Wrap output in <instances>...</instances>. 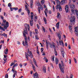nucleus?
Wrapping results in <instances>:
<instances>
[{
	"mask_svg": "<svg viewBox=\"0 0 78 78\" xmlns=\"http://www.w3.org/2000/svg\"><path fill=\"white\" fill-rule=\"evenodd\" d=\"M72 39L73 41V43L74 44V38H73V37H72Z\"/></svg>",
	"mask_w": 78,
	"mask_h": 78,
	"instance_id": "53",
	"label": "nucleus"
},
{
	"mask_svg": "<svg viewBox=\"0 0 78 78\" xmlns=\"http://www.w3.org/2000/svg\"><path fill=\"white\" fill-rule=\"evenodd\" d=\"M42 6H41V7H40L39 6L38 7V10L39 14L41 13V9L43 8Z\"/></svg>",
	"mask_w": 78,
	"mask_h": 78,
	"instance_id": "22",
	"label": "nucleus"
},
{
	"mask_svg": "<svg viewBox=\"0 0 78 78\" xmlns=\"http://www.w3.org/2000/svg\"><path fill=\"white\" fill-rule=\"evenodd\" d=\"M33 61L35 65L37 67H38V66H37V65L36 64V60H35V59H34V58H33Z\"/></svg>",
	"mask_w": 78,
	"mask_h": 78,
	"instance_id": "20",
	"label": "nucleus"
},
{
	"mask_svg": "<svg viewBox=\"0 0 78 78\" xmlns=\"http://www.w3.org/2000/svg\"><path fill=\"white\" fill-rule=\"evenodd\" d=\"M42 30H43V31H44V32L45 33V28L44 27H42Z\"/></svg>",
	"mask_w": 78,
	"mask_h": 78,
	"instance_id": "39",
	"label": "nucleus"
},
{
	"mask_svg": "<svg viewBox=\"0 0 78 78\" xmlns=\"http://www.w3.org/2000/svg\"><path fill=\"white\" fill-rule=\"evenodd\" d=\"M18 12H22V9H19Z\"/></svg>",
	"mask_w": 78,
	"mask_h": 78,
	"instance_id": "46",
	"label": "nucleus"
},
{
	"mask_svg": "<svg viewBox=\"0 0 78 78\" xmlns=\"http://www.w3.org/2000/svg\"><path fill=\"white\" fill-rule=\"evenodd\" d=\"M75 33L76 36H78V29H77V27H76L75 28V30L74 31Z\"/></svg>",
	"mask_w": 78,
	"mask_h": 78,
	"instance_id": "11",
	"label": "nucleus"
},
{
	"mask_svg": "<svg viewBox=\"0 0 78 78\" xmlns=\"http://www.w3.org/2000/svg\"><path fill=\"white\" fill-rule=\"evenodd\" d=\"M75 16H71L70 18V24L71 25H73L75 23Z\"/></svg>",
	"mask_w": 78,
	"mask_h": 78,
	"instance_id": "3",
	"label": "nucleus"
},
{
	"mask_svg": "<svg viewBox=\"0 0 78 78\" xmlns=\"http://www.w3.org/2000/svg\"><path fill=\"white\" fill-rule=\"evenodd\" d=\"M0 17L1 18V19L2 20H3V16L1 15L0 16Z\"/></svg>",
	"mask_w": 78,
	"mask_h": 78,
	"instance_id": "54",
	"label": "nucleus"
},
{
	"mask_svg": "<svg viewBox=\"0 0 78 78\" xmlns=\"http://www.w3.org/2000/svg\"><path fill=\"white\" fill-rule=\"evenodd\" d=\"M49 14H51V10H49Z\"/></svg>",
	"mask_w": 78,
	"mask_h": 78,
	"instance_id": "63",
	"label": "nucleus"
},
{
	"mask_svg": "<svg viewBox=\"0 0 78 78\" xmlns=\"http://www.w3.org/2000/svg\"><path fill=\"white\" fill-rule=\"evenodd\" d=\"M35 39L37 40H38L39 39V38H38V37L37 35H35Z\"/></svg>",
	"mask_w": 78,
	"mask_h": 78,
	"instance_id": "40",
	"label": "nucleus"
},
{
	"mask_svg": "<svg viewBox=\"0 0 78 78\" xmlns=\"http://www.w3.org/2000/svg\"><path fill=\"white\" fill-rule=\"evenodd\" d=\"M74 61L75 62V63H76H76H77V61H76V59H75V58H74Z\"/></svg>",
	"mask_w": 78,
	"mask_h": 78,
	"instance_id": "48",
	"label": "nucleus"
},
{
	"mask_svg": "<svg viewBox=\"0 0 78 78\" xmlns=\"http://www.w3.org/2000/svg\"><path fill=\"white\" fill-rule=\"evenodd\" d=\"M35 33H36L37 34H38V31H37V29H35Z\"/></svg>",
	"mask_w": 78,
	"mask_h": 78,
	"instance_id": "34",
	"label": "nucleus"
},
{
	"mask_svg": "<svg viewBox=\"0 0 78 78\" xmlns=\"http://www.w3.org/2000/svg\"><path fill=\"white\" fill-rule=\"evenodd\" d=\"M65 10L66 13H67L68 11H69V6H68L67 5H66L65 6Z\"/></svg>",
	"mask_w": 78,
	"mask_h": 78,
	"instance_id": "13",
	"label": "nucleus"
},
{
	"mask_svg": "<svg viewBox=\"0 0 78 78\" xmlns=\"http://www.w3.org/2000/svg\"><path fill=\"white\" fill-rule=\"evenodd\" d=\"M4 58H6V57H7V55H4Z\"/></svg>",
	"mask_w": 78,
	"mask_h": 78,
	"instance_id": "64",
	"label": "nucleus"
},
{
	"mask_svg": "<svg viewBox=\"0 0 78 78\" xmlns=\"http://www.w3.org/2000/svg\"><path fill=\"white\" fill-rule=\"evenodd\" d=\"M65 2H67V0H62L60 2L61 5H64V4L65 3Z\"/></svg>",
	"mask_w": 78,
	"mask_h": 78,
	"instance_id": "15",
	"label": "nucleus"
},
{
	"mask_svg": "<svg viewBox=\"0 0 78 78\" xmlns=\"http://www.w3.org/2000/svg\"><path fill=\"white\" fill-rule=\"evenodd\" d=\"M37 28L38 29H39V28H40V26H39V24H37Z\"/></svg>",
	"mask_w": 78,
	"mask_h": 78,
	"instance_id": "47",
	"label": "nucleus"
},
{
	"mask_svg": "<svg viewBox=\"0 0 78 78\" xmlns=\"http://www.w3.org/2000/svg\"><path fill=\"white\" fill-rule=\"evenodd\" d=\"M55 55H56V56H57V55H58V54L57 53V52L55 50Z\"/></svg>",
	"mask_w": 78,
	"mask_h": 78,
	"instance_id": "45",
	"label": "nucleus"
},
{
	"mask_svg": "<svg viewBox=\"0 0 78 78\" xmlns=\"http://www.w3.org/2000/svg\"><path fill=\"white\" fill-rule=\"evenodd\" d=\"M45 55V52H43V54H42V55L43 56Z\"/></svg>",
	"mask_w": 78,
	"mask_h": 78,
	"instance_id": "61",
	"label": "nucleus"
},
{
	"mask_svg": "<svg viewBox=\"0 0 78 78\" xmlns=\"http://www.w3.org/2000/svg\"><path fill=\"white\" fill-rule=\"evenodd\" d=\"M25 9L26 10V11H27V10L29 9L28 8V6H27V5H25Z\"/></svg>",
	"mask_w": 78,
	"mask_h": 78,
	"instance_id": "32",
	"label": "nucleus"
},
{
	"mask_svg": "<svg viewBox=\"0 0 78 78\" xmlns=\"http://www.w3.org/2000/svg\"><path fill=\"white\" fill-rule=\"evenodd\" d=\"M69 7L71 9L72 12H74V10H73V9L75 8V6L74 5H72L71 3L69 2Z\"/></svg>",
	"mask_w": 78,
	"mask_h": 78,
	"instance_id": "6",
	"label": "nucleus"
},
{
	"mask_svg": "<svg viewBox=\"0 0 78 78\" xmlns=\"http://www.w3.org/2000/svg\"><path fill=\"white\" fill-rule=\"evenodd\" d=\"M58 62H59V60H58V58H55V62L56 64H58Z\"/></svg>",
	"mask_w": 78,
	"mask_h": 78,
	"instance_id": "26",
	"label": "nucleus"
},
{
	"mask_svg": "<svg viewBox=\"0 0 78 78\" xmlns=\"http://www.w3.org/2000/svg\"><path fill=\"white\" fill-rule=\"evenodd\" d=\"M8 6H9V7H11V3L8 4Z\"/></svg>",
	"mask_w": 78,
	"mask_h": 78,
	"instance_id": "50",
	"label": "nucleus"
},
{
	"mask_svg": "<svg viewBox=\"0 0 78 78\" xmlns=\"http://www.w3.org/2000/svg\"><path fill=\"white\" fill-rule=\"evenodd\" d=\"M68 47H69V49H71V46H70V45H69Z\"/></svg>",
	"mask_w": 78,
	"mask_h": 78,
	"instance_id": "56",
	"label": "nucleus"
},
{
	"mask_svg": "<svg viewBox=\"0 0 78 78\" xmlns=\"http://www.w3.org/2000/svg\"><path fill=\"white\" fill-rule=\"evenodd\" d=\"M33 16H34L33 13V12H31V13L30 16L31 20H30V25L31 26H33V20H34Z\"/></svg>",
	"mask_w": 78,
	"mask_h": 78,
	"instance_id": "4",
	"label": "nucleus"
},
{
	"mask_svg": "<svg viewBox=\"0 0 78 78\" xmlns=\"http://www.w3.org/2000/svg\"><path fill=\"white\" fill-rule=\"evenodd\" d=\"M59 68L60 69L61 72L62 73H64V67L62 66L61 63H59Z\"/></svg>",
	"mask_w": 78,
	"mask_h": 78,
	"instance_id": "7",
	"label": "nucleus"
},
{
	"mask_svg": "<svg viewBox=\"0 0 78 78\" xmlns=\"http://www.w3.org/2000/svg\"><path fill=\"white\" fill-rule=\"evenodd\" d=\"M34 78H39V74L36 72L35 73H34L33 75Z\"/></svg>",
	"mask_w": 78,
	"mask_h": 78,
	"instance_id": "8",
	"label": "nucleus"
},
{
	"mask_svg": "<svg viewBox=\"0 0 78 78\" xmlns=\"http://www.w3.org/2000/svg\"><path fill=\"white\" fill-rule=\"evenodd\" d=\"M25 55L26 59L27 61H28V56L29 57H30L31 58H33V56L32 54L31 51H30L29 48L27 49V52H25Z\"/></svg>",
	"mask_w": 78,
	"mask_h": 78,
	"instance_id": "2",
	"label": "nucleus"
},
{
	"mask_svg": "<svg viewBox=\"0 0 78 78\" xmlns=\"http://www.w3.org/2000/svg\"><path fill=\"white\" fill-rule=\"evenodd\" d=\"M14 10H18V8L17 7H14Z\"/></svg>",
	"mask_w": 78,
	"mask_h": 78,
	"instance_id": "49",
	"label": "nucleus"
},
{
	"mask_svg": "<svg viewBox=\"0 0 78 78\" xmlns=\"http://www.w3.org/2000/svg\"><path fill=\"white\" fill-rule=\"evenodd\" d=\"M49 45H50V47L51 48H53L54 50H56V48H55V44H54V43H52V45L51 44H50Z\"/></svg>",
	"mask_w": 78,
	"mask_h": 78,
	"instance_id": "10",
	"label": "nucleus"
},
{
	"mask_svg": "<svg viewBox=\"0 0 78 78\" xmlns=\"http://www.w3.org/2000/svg\"><path fill=\"white\" fill-rule=\"evenodd\" d=\"M44 20L45 24H47V20H46V18L45 17L44 18Z\"/></svg>",
	"mask_w": 78,
	"mask_h": 78,
	"instance_id": "29",
	"label": "nucleus"
},
{
	"mask_svg": "<svg viewBox=\"0 0 78 78\" xmlns=\"http://www.w3.org/2000/svg\"><path fill=\"white\" fill-rule=\"evenodd\" d=\"M55 7L53 6V11H55Z\"/></svg>",
	"mask_w": 78,
	"mask_h": 78,
	"instance_id": "58",
	"label": "nucleus"
},
{
	"mask_svg": "<svg viewBox=\"0 0 78 78\" xmlns=\"http://www.w3.org/2000/svg\"><path fill=\"white\" fill-rule=\"evenodd\" d=\"M2 21L3 22L2 23H3L4 24H6V20H3Z\"/></svg>",
	"mask_w": 78,
	"mask_h": 78,
	"instance_id": "37",
	"label": "nucleus"
},
{
	"mask_svg": "<svg viewBox=\"0 0 78 78\" xmlns=\"http://www.w3.org/2000/svg\"><path fill=\"white\" fill-rule=\"evenodd\" d=\"M1 30H2L4 31H5V28L2 27H1Z\"/></svg>",
	"mask_w": 78,
	"mask_h": 78,
	"instance_id": "52",
	"label": "nucleus"
},
{
	"mask_svg": "<svg viewBox=\"0 0 78 78\" xmlns=\"http://www.w3.org/2000/svg\"><path fill=\"white\" fill-rule=\"evenodd\" d=\"M35 4L36 5H37V6H42V5H41V4H40V3H38V2H36L35 3Z\"/></svg>",
	"mask_w": 78,
	"mask_h": 78,
	"instance_id": "27",
	"label": "nucleus"
},
{
	"mask_svg": "<svg viewBox=\"0 0 78 78\" xmlns=\"http://www.w3.org/2000/svg\"><path fill=\"white\" fill-rule=\"evenodd\" d=\"M57 35L59 40H61V36L60 34L59 33H58Z\"/></svg>",
	"mask_w": 78,
	"mask_h": 78,
	"instance_id": "19",
	"label": "nucleus"
},
{
	"mask_svg": "<svg viewBox=\"0 0 78 78\" xmlns=\"http://www.w3.org/2000/svg\"><path fill=\"white\" fill-rule=\"evenodd\" d=\"M59 16H60V13H59V12H58L57 13V18H59Z\"/></svg>",
	"mask_w": 78,
	"mask_h": 78,
	"instance_id": "31",
	"label": "nucleus"
},
{
	"mask_svg": "<svg viewBox=\"0 0 78 78\" xmlns=\"http://www.w3.org/2000/svg\"><path fill=\"white\" fill-rule=\"evenodd\" d=\"M69 63L70 64H71V59H69Z\"/></svg>",
	"mask_w": 78,
	"mask_h": 78,
	"instance_id": "59",
	"label": "nucleus"
},
{
	"mask_svg": "<svg viewBox=\"0 0 78 78\" xmlns=\"http://www.w3.org/2000/svg\"><path fill=\"white\" fill-rule=\"evenodd\" d=\"M43 72H44V73H46V66H43Z\"/></svg>",
	"mask_w": 78,
	"mask_h": 78,
	"instance_id": "17",
	"label": "nucleus"
},
{
	"mask_svg": "<svg viewBox=\"0 0 78 78\" xmlns=\"http://www.w3.org/2000/svg\"><path fill=\"white\" fill-rule=\"evenodd\" d=\"M54 58H55V57L54 56L51 57V59L53 61H55V60H54Z\"/></svg>",
	"mask_w": 78,
	"mask_h": 78,
	"instance_id": "36",
	"label": "nucleus"
},
{
	"mask_svg": "<svg viewBox=\"0 0 78 78\" xmlns=\"http://www.w3.org/2000/svg\"><path fill=\"white\" fill-rule=\"evenodd\" d=\"M1 25L2 26H4V28H5V30H7V27H9V23H8V22H6V24H4V23H2Z\"/></svg>",
	"mask_w": 78,
	"mask_h": 78,
	"instance_id": "5",
	"label": "nucleus"
},
{
	"mask_svg": "<svg viewBox=\"0 0 78 78\" xmlns=\"http://www.w3.org/2000/svg\"><path fill=\"white\" fill-rule=\"evenodd\" d=\"M56 8L57 9H59V11H62V8L61 5H57L56 6Z\"/></svg>",
	"mask_w": 78,
	"mask_h": 78,
	"instance_id": "9",
	"label": "nucleus"
},
{
	"mask_svg": "<svg viewBox=\"0 0 78 78\" xmlns=\"http://www.w3.org/2000/svg\"><path fill=\"white\" fill-rule=\"evenodd\" d=\"M71 25H70V26H69V31L72 30V27H72V26Z\"/></svg>",
	"mask_w": 78,
	"mask_h": 78,
	"instance_id": "30",
	"label": "nucleus"
},
{
	"mask_svg": "<svg viewBox=\"0 0 78 78\" xmlns=\"http://www.w3.org/2000/svg\"><path fill=\"white\" fill-rule=\"evenodd\" d=\"M32 68L34 71V72L36 71V68H35V66H34V64H32Z\"/></svg>",
	"mask_w": 78,
	"mask_h": 78,
	"instance_id": "25",
	"label": "nucleus"
},
{
	"mask_svg": "<svg viewBox=\"0 0 78 78\" xmlns=\"http://www.w3.org/2000/svg\"><path fill=\"white\" fill-rule=\"evenodd\" d=\"M15 64V63H13V62H12L11 63V64L10 65V67H12V66H13V65H14V64Z\"/></svg>",
	"mask_w": 78,
	"mask_h": 78,
	"instance_id": "51",
	"label": "nucleus"
},
{
	"mask_svg": "<svg viewBox=\"0 0 78 78\" xmlns=\"http://www.w3.org/2000/svg\"><path fill=\"white\" fill-rule=\"evenodd\" d=\"M61 52L63 58H64V51L63 48H61Z\"/></svg>",
	"mask_w": 78,
	"mask_h": 78,
	"instance_id": "12",
	"label": "nucleus"
},
{
	"mask_svg": "<svg viewBox=\"0 0 78 78\" xmlns=\"http://www.w3.org/2000/svg\"><path fill=\"white\" fill-rule=\"evenodd\" d=\"M24 26L25 28L24 29V30L23 31V37H25V42H24V41H23V46H26V48H28V40L27 39V37L26 36V34H28V31H27L28 24H26L24 25Z\"/></svg>",
	"mask_w": 78,
	"mask_h": 78,
	"instance_id": "1",
	"label": "nucleus"
},
{
	"mask_svg": "<svg viewBox=\"0 0 78 78\" xmlns=\"http://www.w3.org/2000/svg\"><path fill=\"white\" fill-rule=\"evenodd\" d=\"M56 27L58 29H59V22H58L56 24Z\"/></svg>",
	"mask_w": 78,
	"mask_h": 78,
	"instance_id": "21",
	"label": "nucleus"
},
{
	"mask_svg": "<svg viewBox=\"0 0 78 78\" xmlns=\"http://www.w3.org/2000/svg\"><path fill=\"white\" fill-rule=\"evenodd\" d=\"M32 34H33L32 32H31V31H30V37H32Z\"/></svg>",
	"mask_w": 78,
	"mask_h": 78,
	"instance_id": "41",
	"label": "nucleus"
},
{
	"mask_svg": "<svg viewBox=\"0 0 78 78\" xmlns=\"http://www.w3.org/2000/svg\"><path fill=\"white\" fill-rule=\"evenodd\" d=\"M56 2L57 4V6H59V5H60V4H61V3H60V2L58 0H57Z\"/></svg>",
	"mask_w": 78,
	"mask_h": 78,
	"instance_id": "24",
	"label": "nucleus"
},
{
	"mask_svg": "<svg viewBox=\"0 0 78 78\" xmlns=\"http://www.w3.org/2000/svg\"><path fill=\"white\" fill-rule=\"evenodd\" d=\"M41 52H42L44 51V48H42L41 49Z\"/></svg>",
	"mask_w": 78,
	"mask_h": 78,
	"instance_id": "57",
	"label": "nucleus"
},
{
	"mask_svg": "<svg viewBox=\"0 0 78 78\" xmlns=\"http://www.w3.org/2000/svg\"><path fill=\"white\" fill-rule=\"evenodd\" d=\"M61 43H62V46L64 47V43L63 42V41H62V40L61 41H59V44L60 45H62V44H61Z\"/></svg>",
	"mask_w": 78,
	"mask_h": 78,
	"instance_id": "16",
	"label": "nucleus"
},
{
	"mask_svg": "<svg viewBox=\"0 0 78 78\" xmlns=\"http://www.w3.org/2000/svg\"><path fill=\"white\" fill-rule=\"evenodd\" d=\"M8 48H6L5 50L4 51V52L5 55H8Z\"/></svg>",
	"mask_w": 78,
	"mask_h": 78,
	"instance_id": "18",
	"label": "nucleus"
},
{
	"mask_svg": "<svg viewBox=\"0 0 78 78\" xmlns=\"http://www.w3.org/2000/svg\"><path fill=\"white\" fill-rule=\"evenodd\" d=\"M61 64H62V66H63V67H64V63L63 62V61H61Z\"/></svg>",
	"mask_w": 78,
	"mask_h": 78,
	"instance_id": "33",
	"label": "nucleus"
},
{
	"mask_svg": "<svg viewBox=\"0 0 78 78\" xmlns=\"http://www.w3.org/2000/svg\"><path fill=\"white\" fill-rule=\"evenodd\" d=\"M37 53L38 55H39V52L38 50H37Z\"/></svg>",
	"mask_w": 78,
	"mask_h": 78,
	"instance_id": "55",
	"label": "nucleus"
},
{
	"mask_svg": "<svg viewBox=\"0 0 78 78\" xmlns=\"http://www.w3.org/2000/svg\"><path fill=\"white\" fill-rule=\"evenodd\" d=\"M11 71H12H12H13V73H14V72H15V69H14V68H12Z\"/></svg>",
	"mask_w": 78,
	"mask_h": 78,
	"instance_id": "43",
	"label": "nucleus"
},
{
	"mask_svg": "<svg viewBox=\"0 0 78 78\" xmlns=\"http://www.w3.org/2000/svg\"><path fill=\"white\" fill-rule=\"evenodd\" d=\"M27 11L28 12V14H30V9H29L27 10Z\"/></svg>",
	"mask_w": 78,
	"mask_h": 78,
	"instance_id": "35",
	"label": "nucleus"
},
{
	"mask_svg": "<svg viewBox=\"0 0 78 78\" xmlns=\"http://www.w3.org/2000/svg\"><path fill=\"white\" fill-rule=\"evenodd\" d=\"M20 67L21 68H22V64L20 63Z\"/></svg>",
	"mask_w": 78,
	"mask_h": 78,
	"instance_id": "60",
	"label": "nucleus"
},
{
	"mask_svg": "<svg viewBox=\"0 0 78 78\" xmlns=\"http://www.w3.org/2000/svg\"><path fill=\"white\" fill-rule=\"evenodd\" d=\"M15 76H16V75H15V73H14V74L13 75V78H15Z\"/></svg>",
	"mask_w": 78,
	"mask_h": 78,
	"instance_id": "62",
	"label": "nucleus"
},
{
	"mask_svg": "<svg viewBox=\"0 0 78 78\" xmlns=\"http://www.w3.org/2000/svg\"><path fill=\"white\" fill-rule=\"evenodd\" d=\"M48 11V10H47V9L46 8V9L44 11L46 17H47V12L46 11Z\"/></svg>",
	"mask_w": 78,
	"mask_h": 78,
	"instance_id": "23",
	"label": "nucleus"
},
{
	"mask_svg": "<svg viewBox=\"0 0 78 78\" xmlns=\"http://www.w3.org/2000/svg\"><path fill=\"white\" fill-rule=\"evenodd\" d=\"M33 3H30V6L31 8H33Z\"/></svg>",
	"mask_w": 78,
	"mask_h": 78,
	"instance_id": "38",
	"label": "nucleus"
},
{
	"mask_svg": "<svg viewBox=\"0 0 78 78\" xmlns=\"http://www.w3.org/2000/svg\"><path fill=\"white\" fill-rule=\"evenodd\" d=\"M5 76V78H8V74H6Z\"/></svg>",
	"mask_w": 78,
	"mask_h": 78,
	"instance_id": "42",
	"label": "nucleus"
},
{
	"mask_svg": "<svg viewBox=\"0 0 78 78\" xmlns=\"http://www.w3.org/2000/svg\"><path fill=\"white\" fill-rule=\"evenodd\" d=\"M44 60L46 62H48V59L46 58L45 57L44 58Z\"/></svg>",
	"mask_w": 78,
	"mask_h": 78,
	"instance_id": "28",
	"label": "nucleus"
},
{
	"mask_svg": "<svg viewBox=\"0 0 78 78\" xmlns=\"http://www.w3.org/2000/svg\"><path fill=\"white\" fill-rule=\"evenodd\" d=\"M46 43V47L47 49L48 50V41L47 40H45Z\"/></svg>",
	"mask_w": 78,
	"mask_h": 78,
	"instance_id": "14",
	"label": "nucleus"
},
{
	"mask_svg": "<svg viewBox=\"0 0 78 78\" xmlns=\"http://www.w3.org/2000/svg\"><path fill=\"white\" fill-rule=\"evenodd\" d=\"M10 9L11 11H12L14 10V8H12L11 7H10Z\"/></svg>",
	"mask_w": 78,
	"mask_h": 78,
	"instance_id": "44",
	"label": "nucleus"
}]
</instances>
